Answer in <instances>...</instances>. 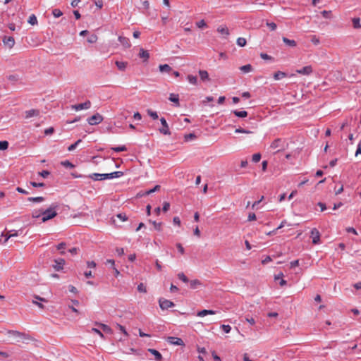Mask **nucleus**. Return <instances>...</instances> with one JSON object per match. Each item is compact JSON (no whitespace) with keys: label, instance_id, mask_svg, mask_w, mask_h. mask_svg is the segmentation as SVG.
<instances>
[{"label":"nucleus","instance_id":"nucleus-1","mask_svg":"<svg viewBox=\"0 0 361 361\" xmlns=\"http://www.w3.org/2000/svg\"><path fill=\"white\" fill-rule=\"evenodd\" d=\"M59 208V204L56 202L52 203L49 208L41 212L42 216V221L45 222L54 218L57 215L56 209Z\"/></svg>","mask_w":361,"mask_h":361},{"label":"nucleus","instance_id":"nucleus-2","mask_svg":"<svg viewBox=\"0 0 361 361\" xmlns=\"http://www.w3.org/2000/svg\"><path fill=\"white\" fill-rule=\"evenodd\" d=\"M123 175L122 171H114L109 173H97L90 174L89 177L94 180H103L105 179H111L114 178H120Z\"/></svg>","mask_w":361,"mask_h":361},{"label":"nucleus","instance_id":"nucleus-3","mask_svg":"<svg viewBox=\"0 0 361 361\" xmlns=\"http://www.w3.org/2000/svg\"><path fill=\"white\" fill-rule=\"evenodd\" d=\"M6 333L7 334L15 338L17 342L22 341L23 343H28L30 341H34V338L29 334L18 331L8 330Z\"/></svg>","mask_w":361,"mask_h":361},{"label":"nucleus","instance_id":"nucleus-4","mask_svg":"<svg viewBox=\"0 0 361 361\" xmlns=\"http://www.w3.org/2000/svg\"><path fill=\"white\" fill-rule=\"evenodd\" d=\"M102 121L103 116L100 115L99 113H97L87 118L88 123L92 126L99 124Z\"/></svg>","mask_w":361,"mask_h":361},{"label":"nucleus","instance_id":"nucleus-5","mask_svg":"<svg viewBox=\"0 0 361 361\" xmlns=\"http://www.w3.org/2000/svg\"><path fill=\"white\" fill-rule=\"evenodd\" d=\"M159 307L161 310H167L169 307H173L175 306V304L169 300H166L165 298H161L159 300Z\"/></svg>","mask_w":361,"mask_h":361},{"label":"nucleus","instance_id":"nucleus-6","mask_svg":"<svg viewBox=\"0 0 361 361\" xmlns=\"http://www.w3.org/2000/svg\"><path fill=\"white\" fill-rule=\"evenodd\" d=\"M160 122L162 125V128H159V131L163 135H171V131L169 130V128L166 119L164 117H161L160 118Z\"/></svg>","mask_w":361,"mask_h":361},{"label":"nucleus","instance_id":"nucleus-7","mask_svg":"<svg viewBox=\"0 0 361 361\" xmlns=\"http://www.w3.org/2000/svg\"><path fill=\"white\" fill-rule=\"evenodd\" d=\"M166 341L169 343L170 344L175 345H185V343L183 341L178 337L174 336H168L166 338Z\"/></svg>","mask_w":361,"mask_h":361},{"label":"nucleus","instance_id":"nucleus-8","mask_svg":"<svg viewBox=\"0 0 361 361\" xmlns=\"http://www.w3.org/2000/svg\"><path fill=\"white\" fill-rule=\"evenodd\" d=\"M2 41L4 44L9 49L13 48L15 45V39L11 36H4Z\"/></svg>","mask_w":361,"mask_h":361},{"label":"nucleus","instance_id":"nucleus-9","mask_svg":"<svg viewBox=\"0 0 361 361\" xmlns=\"http://www.w3.org/2000/svg\"><path fill=\"white\" fill-rule=\"evenodd\" d=\"M90 106H91V102L87 100V101H86L84 103H80V104L73 105L72 106V109H75L76 111H80V110H82V109H90Z\"/></svg>","mask_w":361,"mask_h":361},{"label":"nucleus","instance_id":"nucleus-10","mask_svg":"<svg viewBox=\"0 0 361 361\" xmlns=\"http://www.w3.org/2000/svg\"><path fill=\"white\" fill-rule=\"evenodd\" d=\"M54 264L52 265L55 271H59L63 269L65 264V260L62 258L54 259Z\"/></svg>","mask_w":361,"mask_h":361},{"label":"nucleus","instance_id":"nucleus-11","mask_svg":"<svg viewBox=\"0 0 361 361\" xmlns=\"http://www.w3.org/2000/svg\"><path fill=\"white\" fill-rule=\"evenodd\" d=\"M311 235L312 238V243L316 245L318 244L320 240V233L319 231L314 228L311 231Z\"/></svg>","mask_w":361,"mask_h":361},{"label":"nucleus","instance_id":"nucleus-12","mask_svg":"<svg viewBox=\"0 0 361 361\" xmlns=\"http://www.w3.org/2000/svg\"><path fill=\"white\" fill-rule=\"evenodd\" d=\"M296 72L302 75H310L312 72V68L311 66H307L301 69L297 70Z\"/></svg>","mask_w":361,"mask_h":361},{"label":"nucleus","instance_id":"nucleus-13","mask_svg":"<svg viewBox=\"0 0 361 361\" xmlns=\"http://www.w3.org/2000/svg\"><path fill=\"white\" fill-rule=\"evenodd\" d=\"M118 41L126 48H129L131 46L129 39L126 37H118Z\"/></svg>","mask_w":361,"mask_h":361},{"label":"nucleus","instance_id":"nucleus-14","mask_svg":"<svg viewBox=\"0 0 361 361\" xmlns=\"http://www.w3.org/2000/svg\"><path fill=\"white\" fill-rule=\"evenodd\" d=\"M148 351L154 356V358L157 361H161L163 357L161 354L158 350L152 348H149Z\"/></svg>","mask_w":361,"mask_h":361},{"label":"nucleus","instance_id":"nucleus-15","mask_svg":"<svg viewBox=\"0 0 361 361\" xmlns=\"http://www.w3.org/2000/svg\"><path fill=\"white\" fill-rule=\"evenodd\" d=\"M39 115V111L37 109H30L25 111V118H29L32 116H37Z\"/></svg>","mask_w":361,"mask_h":361},{"label":"nucleus","instance_id":"nucleus-16","mask_svg":"<svg viewBox=\"0 0 361 361\" xmlns=\"http://www.w3.org/2000/svg\"><path fill=\"white\" fill-rule=\"evenodd\" d=\"M169 99L171 102L175 103L176 106H180L178 94H176L171 93L169 95Z\"/></svg>","mask_w":361,"mask_h":361},{"label":"nucleus","instance_id":"nucleus-17","mask_svg":"<svg viewBox=\"0 0 361 361\" xmlns=\"http://www.w3.org/2000/svg\"><path fill=\"white\" fill-rule=\"evenodd\" d=\"M217 32L221 33V35H225V37L226 38L229 35H230V32H229V30L228 29V27L226 26H219L218 28H217Z\"/></svg>","mask_w":361,"mask_h":361},{"label":"nucleus","instance_id":"nucleus-18","mask_svg":"<svg viewBox=\"0 0 361 361\" xmlns=\"http://www.w3.org/2000/svg\"><path fill=\"white\" fill-rule=\"evenodd\" d=\"M139 56L140 58L143 59L144 61H146L149 58V54L147 50H145L144 49L140 48V52H139Z\"/></svg>","mask_w":361,"mask_h":361},{"label":"nucleus","instance_id":"nucleus-19","mask_svg":"<svg viewBox=\"0 0 361 361\" xmlns=\"http://www.w3.org/2000/svg\"><path fill=\"white\" fill-rule=\"evenodd\" d=\"M216 311L212 310H203L197 312V315L198 317H204L207 314H215Z\"/></svg>","mask_w":361,"mask_h":361},{"label":"nucleus","instance_id":"nucleus-20","mask_svg":"<svg viewBox=\"0 0 361 361\" xmlns=\"http://www.w3.org/2000/svg\"><path fill=\"white\" fill-rule=\"evenodd\" d=\"M199 75H200V79L202 81H206V80L209 81V80H210V79L209 78L208 72L207 71L200 70L199 71Z\"/></svg>","mask_w":361,"mask_h":361},{"label":"nucleus","instance_id":"nucleus-21","mask_svg":"<svg viewBox=\"0 0 361 361\" xmlns=\"http://www.w3.org/2000/svg\"><path fill=\"white\" fill-rule=\"evenodd\" d=\"M282 40L288 47H295L297 45L296 42L293 39H289L287 37H283Z\"/></svg>","mask_w":361,"mask_h":361},{"label":"nucleus","instance_id":"nucleus-22","mask_svg":"<svg viewBox=\"0 0 361 361\" xmlns=\"http://www.w3.org/2000/svg\"><path fill=\"white\" fill-rule=\"evenodd\" d=\"M282 140L280 138L275 139L271 144L270 147L271 149H277L281 147Z\"/></svg>","mask_w":361,"mask_h":361},{"label":"nucleus","instance_id":"nucleus-23","mask_svg":"<svg viewBox=\"0 0 361 361\" xmlns=\"http://www.w3.org/2000/svg\"><path fill=\"white\" fill-rule=\"evenodd\" d=\"M159 69L161 72L170 73L172 71L171 67L168 64H161L159 66Z\"/></svg>","mask_w":361,"mask_h":361},{"label":"nucleus","instance_id":"nucleus-24","mask_svg":"<svg viewBox=\"0 0 361 361\" xmlns=\"http://www.w3.org/2000/svg\"><path fill=\"white\" fill-rule=\"evenodd\" d=\"M286 76H287V74L285 72H282V71H279L277 72H275L274 74V78L276 80H281L283 78H286Z\"/></svg>","mask_w":361,"mask_h":361},{"label":"nucleus","instance_id":"nucleus-25","mask_svg":"<svg viewBox=\"0 0 361 361\" xmlns=\"http://www.w3.org/2000/svg\"><path fill=\"white\" fill-rule=\"evenodd\" d=\"M233 114L237 117L239 118H245L247 116V112L246 111H238V110H233L232 111Z\"/></svg>","mask_w":361,"mask_h":361},{"label":"nucleus","instance_id":"nucleus-26","mask_svg":"<svg viewBox=\"0 0 361 361\" xmlns=\"http://www.w3.org/2000/svg\"><path fill=\"white\" fill-rule=\"evenodd\" d=\"M115 63H116V66H117V68L121 71H124L128 65L127 62L118 61H116L115 62Z\"/></svg>","mask_w":361,"mask_h":361},{"label":"nucleus","instance_id":"nucleus-27","mask_svg":"<svg viewBox=\"0 0 361 361\" xmlns=\"http://www.w3.org/2000/svg\"><path fill=\"white\" fill-rule=\"evenodd\" d=\"M200 285H202V282L198 279H194L190 281V286L192 289H196Z\"/></svg>","mask_w":361,"mask_h":361},{"label":"nucleus","instance_id":"nucleus-28","mask_svg":"<svg viewBox=\"0 0 361 361\" xmlns=\"http://www.w3.org/2000/svg\"><path fill=\"white\" fill-rule=\"evenodd\" d=\"M240 69L244 73H249L252 70V66L250 64H247L240 67Z\"/></svg>","mask_w":361,"mask_h":361},{"label":"nucleus","instance_id":"nucleus-29","mask_svg":"<svg viewBox=\"0 0 361 361\" xmlns=\"http://www.w3.org/2000/svg\"><path fill=\"white\" fill-rule=\"evenodd\" d=\"M44 200V198L43 197H28L27 201L32 202H41Z\"/></svg>","mask_w":361,"mask_h":361},{"label":"nucleus","instance_id":"nucleus-30","mask_svg":"<svg viewBox=\"0 0 361 361\" xmlns=\"http://www.w3.org/2000/svg\"><path fill=\"white\" fill-rule=\"evenodd\" d=\"M197 137L195 133H189L184 135L185 142H188Z\"/></svg>","mask_w":361,"mask_h":361},{"label":"nucleus","instance_id":"nucleus-31","mask_svg":"<svg viewBox=\"0 0 361 361\" xmlns=\"http://www.w3.org/2000/svg\"><path fill=\"white\" fill-rule=\"evenodd\" d=\"M147 114L154 120L159 118L157 112L152 111V109L147 110Z\"/></svg>","mask_w":361,"mask_h":361},{"label":"nucleus","instance_id":"nucleus-32","mask_svg":"<svg viewBox=\"0 0 361 361\" xmlns=\"http://www.w3.org/2000/svg\"><path fill=\"white\" fill-rule=\"evenodd\" d=\"M111 149L116 152H126L127 147L125 145L111 147Z\"/></svg>","mask_w":361,"mask_h":361},{"label":"nucleus","instance_id":"nucleus-33","mask_svg":"<svg viewBox=\"0 0 361 361\" xmlns=\"http://www.w3.org/2000/svg\"><path fill=\"white\" fill-rule=\"evenodd\" d=\"M28 23L32 25H37V17L34 15V14H32L30 17H29V19H28Z\"/></svg>","mask_w":361,"mask_h":361},{"label":"nucleus","instance_id":"nucleus-34","mask_svg":"<svg viewBox=\"0 0 361 361\" xmlns=\"http://www.w3.org/2000/svg\"><path fill=\"white\" fill-rule=\"evenodd\" d=\"M247 41L244 37H238L237 39V44L239 47H245L246 45Z\"/></svg>","mask_w":361,"mask_h":361},{"label":"nucleus","instance_id":"nucleus-35","mask_svg":"<svg viewBox=\"0 0 361 361\" xmlns=\"http://www.w3.org/2000/svg\"><path fill=\"white\" fill-rule=\"evenodd\" d=\"M178 278L184 283L189 282L188 277L183 272L178 274Z\"/></svg>","mask_w":361,"mask_h":361},{"label":"nucleus","instance_id":"nucleus-36","mask_svg":"<svg viewBox=\"0 0 361 361\" xmlns=\"http://www.w3.org/2000/svg\"><path fill=\"white\" fill-rule=\"evenodd\" d=\"M188 80L189 82L191 83V84H193V85H196L197 84V78L196 76H194V75H188Z\"/></svg>","mask_w":361,"mask_h":361},{"label":"nucleus","instance_id":"nucleus-37","mask_svg":"<svg viewBox=\"0 0 361 361\" xmlns=\"http://www.w3.org/2000/svg\"><path fill=\"white\" fill-rule=\"evenodd\" d=\"M149 223L154 225V227L157 231H160L161 230V223H157L155 221L152 220H149Z\"/></svg>","mask_w":361,"mask_h":361},{"label":"nucleus","instance_id":"nucleus-38","mask_svg":"<svg viewBox=\"0 0 361 361\" xmlns=\"http://www.w3.org/2000/svg\"><path fill=\"white\" fill-rule=\"evenodd\" d=\"M8 147V141L4 140L0 141V150H6Z\"/></svg>","mask_w":361,"mask_h":361},{"label":"nucleus","instance_id":"nucleus-39","mask_svg":"<svg viewBox=\"0 0 361 361\" xmlns=\"http://www.w3.org/2000/svg\"><path fill=\"white\" fill-rule=\"evenodd\" d=\"M97 36L94 34H92L87 38V42L89 43L93 44L97 42Z\"/></svg>","mask_w":361,"mask_h":361},{"label":"nucleus","instance_id":"nucleus-40","mask_svg":"<svg viewBox=\"0 0 361 361\" xmlns=\"http://www.w3.org/2000/svg\"><path fill=\"white\" fill-rule=\"evenodd\" d=\"M360 18H354L353 19V27L355 28H359V27H361V25L360 24Z\"/></svg>","mask_w":361,"mask_h":361},{"label":"nucleus","instance_id":"nucleus-41","mask_svg":"<svg viewBox=\"0 0 361 361\" xmlns=\"http://www.w3.org/2000/svg\"><path fill=\"white\" fill-rule=\"evenodd\" d=\"M81 142V140H77L75 143L71 145L68 147V151H73L76 147L78 145V144Z\"/></svg>","mask_w":361,"mask_h":361},{"label":"nucleus","instance_id":"nucleus-42","mask_svg":"<svg viewBox=\"0 0 361 361\" xmlns=\"http://www.w3.org/2000/svg\"><path fill=\"white\" fill-rule=\"evenodd\" d=\"M52 14L54 15V17L59 18L63 15V13L61 12V11L60 9L55 8L52 11Z\"/></svg>","mask_w":361,"mask_h":361},{"label":"nucleus","instance_id":"nucleus-43","mask_svg":"<svg viewBox=\"0 0 361 361\" xmlns=\"http://www.w3.org/2000/svg\"><path fill=\"white\" fill-rule=\"evenodd\" d=\"M38 175L42 176L44 178H47L50 175V172L47 170H43V171L39 172Z\"/></svg>","mask_w":361,"mask_h":361},{"label":"nucleus","instance_id":"nucleus-44","mask_svg":"<svg viewBox=\"0 0 361 361\" xmlns=\"http://www.w3.org/2000/svg\"><path fill=\"white\" fill-rule=\"evenodd\" d=\"M261 159V154L259 153H256L252 155V160L253 162H258Z\"/></svg>","mask_w":361,"mask_h":361},{"label":"nucleus","instance_id":"nucleus-45","mask_svg":"<svg viewBox=\"0 0 361 361\" xmlns=\"http://www.w3.org/2000/svg\"><path fill=\"white\" fill-rule=\"evenodd\" d=\"M30 184L34 188L44 187L46 185L44 183H37L35 181H31Z\"/></svg>","mask_w":361,"mask_h":361},{"label":"nucleus","instance_id":"nucleus-46","mask_svg":"<svg viewBox=\"0 0 361 361\" xmlns=\"http://www.w3.org/2000/svg\"><path fill=\"white\" fill-rule=\"evenodd\" d=\"M137 290H138L140 293H146V292H147L146 287H145V286L142 283H140L137 286Z\"/></svg>","mask_w":361,"mask_h":361},{"label":"nucleus","instance_id":"nucleus-47","mask_svg":"<svg viewBox=\"0 0 361 361\" xmlns=\"http://www.w3.org/2000/svg\"><path fill=\"white\" fill-rule=\"evenodd\" d=\"M235 133L249 134V133H251L252 132L240 127V128L235 129Z\"/></svg>","mask_w":361,"mask_h":361},{"label":"nucleus","instance_id":"nucleus-48","mask_svg":"<svg viewBox=\"0 0 361 361\" xmlns=\"http://www.w3.org/2000/svg\"><path fill=\"white\" fill-rule=\"evenodd\" d=\"M61 164L62 166H63L65 167L73 168L75 166L71 162H70L68 160L61 161Z\"/></svg>","mask_w":361,"mask_h":361},{"label":"nucleus","instance_id":"nucleus-49","mask_svg":"<svg viewBox=\"0 0 361 361\" xmlns=\"http://www.w3.org/2000/svg\"><path fill=\"white\" fill-rule=\"evenodd\" d=\"M221 328L226 334H228L231 330V327L229 325L222 324Z\"/></svg>","mask_w":361,"mask_h":361},{"label":"nucleus","instance_id":"nucleus-50","mask_svg":"<svg viewBox=\"0 0 361 361\" xmlns=\"http://www.w3.org/2000/svg\"><path fill=\"white\" fill-rule=\"evenodd\" d=\"M196 25L199 27V28H203L204 27H207V24L205 23V21L204 20H201L198 22L196 23Z\"/></svg>","mask_w":361,"mask_h":361},{"label":"nucleus","instance_id":"nucleus-51","mask_svg":"<svg viewBox=\"0 0 361 361\" xmlns=\"http://www.w3.org/2000/svg\"><path fill=\"white\" fill-rule=\"evenodd\" d=\"M122 221H125L128 219L127 215L125 213H120L116 216Z\"/></svg>","mask_w":361,"mask_h":361},{"label":"nucleus","instance_id":"nucleus-52","mask_svg":"<svg viewBox=\"0 0 361 361\" xmlns=\"http://www.w3.org/2000/svg\"><path fill=\"white\" fill-rule=\"evenodd\" d=\"M100 326H101V328L102 329V330H103L104 332H106V333H109V332H111V328H110L109 326H107V325H106V324H100Z\"/></svg>","mask_w":361,"mask_h":361},{"label":"nucleus","instance_id":"nucleus-53","mask_svg":"<svg viewBox=\"0 0 361 361\" xmlns=\"http://www.w3.org/2000/svg\"><path fill=\"white\" fill-rule=\"evenodd\" d=\"M260 57L262 59H264V60H271V59H273V58L271 56L268 55L266 53H261L260 54Z\"/></svg>","mask_w":361,"mask_h":361},{"label":"nucleus","instance_id":"nucleus-54","mask_svg":"<svg viewBox=\"0 0 361 361\" xmlns=\"http://www.w3.org/2000/svg\"><path fill=\"white\" fill-rule=\"evenodd\" d=\"M321 13L323 16V17H324L325 18H329L331 16V11H322Z\"/></svg>","mask_w":361,"mask_h":361},{"label":"nucleus","instance_id":"nucleus-55","mask_svg":"<svg viewBox=\"0 0 361 361\" xmlns=\"http://www.w3.org/2000/svg\"><path fill=\"white\" fill-rule=\"evenodd\" d=\"M170 208V204L168 202H164L163 204L162 210L166 212H167Z\"/></svg>","mask_w":361,"mask_h":361},{"label":"nucleus","instance_id":"nucleus-56","mask_svg":"<svg viewBox=\"0 0 361 361\" xmlns=\"http://www.w3.org/2000/svg\"><path fill=\"white\" fill-rule=\"evenodd\" d=\"M11 232H13V233L8 235L6 238L5 239V242H6L11 237H13V236H18V233L17 231H15V230H13V231H11Z\"/></svg>","mask_w":361,"mask_h":361},{"label":"nucleus","instance_id":"nucleus-57","mask_svg":"<svg viewBox=\"0 0 361 361\" xmlns=\"http://www.w3.org/2000/svg\"><path fill=\"white\" fill-rule=\"evenodd\" d=\"M176 247H177V249H178V252H179L180 254H182V255H183V254H184V252H185V250H184L183 247L182 246V245H181L180 243H177V244H176Z\"/></svg>","mask_w":361,"mask_h":361},{"label":"nucleus","instance_id":"nucleus-58","mask_svg":"<svg viewBox=\"0 0 361 361\" xmlns=\"http://www.w3.org/2000/svg\"><path fill=\"white\" fill-rule=\"evenodd\" d=\"M8 79L12 82H16L18 80V76L17 75H10Z\"/></svg>","mask_w":361,"mask_h":361},{"label":"nucleus","instance_id":"nucleus-59","mask_svg":"<svg viewBox=\"0 0 361 361\" xmlns=\"http://www.w3.org/2000/svg\"><path fill=\"white\" fill-rule=\"evenodd\" d=\"M267 25L271 29V30H275L276 29V24L275 23H267Z\"/></svg>","mask_w":361,"mask_h":361},{"label":"nucleus","instance_id":"nucleus-60","mask_svg":"<svg viewBox=\"0 0 361 361\" xmlns=\"http://www.w3.org/2000/svg\"><path fill=\"white\" fill-rule=\"evenodd\" d=\"M16 190H17L18 192L22 193V194H25V195H27V194H29V192H28V191H27V190H25L23 189V188H20V187H18V188H16Z\"/></svg>","mask_w":361,"mask_h":361},{"label":"nucleus","instance_id":"nucleus-61","mask_svg":"<svg viewBox=\"0 0 361 361\" xmlns=\"http://www.w3.org/2000/svg\"><path fill=\"white\" fill-rule=\"evenodd\" d=\"M94 4L99 8H102L103 6V1L102 0H95Z\"/></svg>","mask_w":361,"mask_h":361},{"label":"nucleus","instance_id":"nucleus-62","mask_svg":"<svg viewBox=\"0 0 361 361\" xmlns=\"http://www.w3.org/2000/svg\"><path fill=\"white\" fill-rule=\"evenodd\" d=\"M54 132V129L53 127H50L44 130V133L46 135H50L52 134Z\"/></svg>","mask_w":361,"mask_h":361},{"label":"nucleus","instance_id":"nucleus-63","mask_svg":"<svg viewBox=\"0 0 361 361\" xmlns=\"http://www.w3.org/2000/svg\"><path fill=\"white\" fill-rule=\"evenodd\" d=\"M256 219V215L255 213H250L249 215H248V218H247V220L249 221H254Z\"/></svg>","mask_w":361,"mask_h":361},{"label":"nucleus","instance_id":"nucleus-64","mask_svg":"<svg viewBox=\"0 0 361 361\" xmlns=\"http://www.w3.org/2000/svg\"><path fill=\"white\" fill-rule=\"evenodd\" d=\"M68 289H69V291L71 292V293H78L77 288L74 286H73V285H70L68 286Z\"/></svg>","mask_w":361,"mask_h":361}]
</instances>
